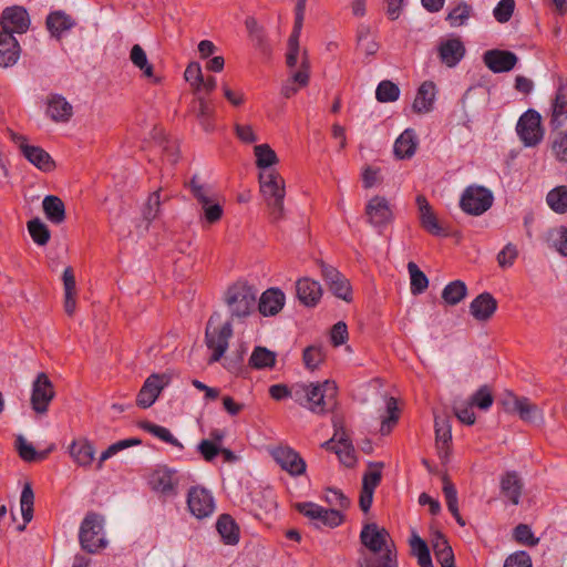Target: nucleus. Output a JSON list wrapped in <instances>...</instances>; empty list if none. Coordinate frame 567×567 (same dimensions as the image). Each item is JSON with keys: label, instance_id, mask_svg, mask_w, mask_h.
Segmentation results:
<instances>
[{"label": "nucleus", "instance_id": "obj_22", "mask_svg": "<svg viewBox=\"0 0 567 567\" xmlns=\"http://www.w3.org/2000/svg\"><path fill=\"white\" fill-rule=\"evenodd\" d=\"M148 483L153 491L165 496H173L176 494L178 478L173 470L163 466L152 472Z\"/></svg>", "mask_w": 567, "mask_h": 567}, {"label": "nucleus", "instance_id": "obj_39", "mask_svg": "<svg viewBox=\"0 0 567 567\" xmlns=\"http://www.w3.org/2000/svg\"><path fill=\"white\" fill-rule=\"evenodd\" d=\"M502 494L508 498L512 504L517 505L519 503L522 494V482L516 473H506L501 481Z\"/></svg>", "mask_w": 567, "mask_h": 567}, {"label": "nucleus", "instance_id": "obj_16", "mask_svg": "<svg viewBox=\"0 0 567 567\" xmlns=\"http://www.w3.org/2000/svg\"><path fill=\"white\" fill-rule=\"evenodd\" d=\"M171 382V375L167 373L151 374L142 385L136 403L142 409H147L155 403L162 390Z\"/></svg>", "mask_w": 567, "mask_h": 567}, {"label": "nucleus", "instance_id": "obj_42", "mask_svg": "<svg viewBox=\"0 0 567 567\" xmlns=\"http://www.w3.org/2000/svg\"><path fill=\"white\" fill-rule=\"evenodd\" d=\"M443 494L445 497L446 506L451 514L454 516L455 520L460 526H465V520L462 518L458 511V499L457 492L454 484L450 481L447 476H443Z\"/></svg>", "mask_w": 567, "mask_h": 567}, {"label": "nucleus", "instance_id": "obj_31", "mask_svg": "<svg viewBox=\"0 0 567 567\" xmlns=\"http://www.w3.org/2000/svg\"><path fill=\"white\" fill-rule=\"evenodd\" d=\"M324 446L333 450L339 456L340 462L347 467H352L355 464L354 450L343 433L336 432L333 437L324 443Z\"/></svg>", "mask_w": 567, "mask_h": 567}, {"label": "nucleus", "instance_id": "obj_53", "mask_svg": "<svg viewBox=\"0 0 567 567\" xmlns=\"http://www.w3.org/2000/svg\"><path fill=\"white\" fill-rule=\"evenodd\" d=\"M550 150L559 163H567V131H560L553 135Z\"/></svg>", "mask_w": 567, "mask_h": 567}, {"label": "nucleus", "instance_id": "obj_58", "mask_svg": "<svg viewBox=\"0 0 567 567\" xmlns=\"http://www.w3.org/2000/svg\"><path fill=\"white\" fill-rule=\"evenodd\" d=\"M33 503H34V494L31 488V485L27 483L22 489L20 497V507L21 514L24 520V525L31 522L33 517Z\"/></svg>", "mask_w": 567, "mask_h": 567}, {"label": "nucleus", "instance_id": "obj_36", "mask_svg": "<svg viewBox=\"0 0 567 567\" xmlns=\"http://www.w3.org/2000/svg\"><path fill=\"white\" fill-rule=\"evenodd\" d=\"M216 528L223 542L226 545H236L239 542L240 530L235 519L228 515L223 514L218 517Z\"/></svg>", "mask_w": 567, "mask_h": 567}, {"label": "nucleus", "instance_id": "obj_54", "mask_svg": "<svg viewBox=\"0 0 567 567\" xmlns=\"http://www.w3.org/2000/svg\"><path fill=\"white\" fill-rule=\"evenodd\" d=\"M408 270L411 280V292L413 295L422 293L429 286L426 276L414 262H409Z\"/></svg>", "mask_w": 567, "mask_h": 567}, {"label": "nucleus", "instance_id": "obj_35", "mask_svg": "<svg viewBox=\"0 0 567 567\" xmlns=\"http://www.w3.org/2000/svg\"><path fill=\"white\" fill-rule=\"evenodd\" d=\"M543 238L549 249L555 250L560 256L567 257L566 226L559 225L547 229Z\"/></svg>", "mask_w": 567, "mask_h": 567}, {"label": "nucleus", "instance_id": "obj_26", "mask_svg": "<svg viewBox=\"0 0 567 567\" xmlns=\"http://www.w3.org/2000/svg\"><path fill=\"white\" fill-rule=\"evenodd\" d=\"M286 303V296L279 288H269L259 298L257 307L265 317L279 313Z\"/></svg>", "mask_w": 567, "mask_h": 567}, {"label": "nucleus", "instance_id": "obj_5", "mask_svg": "<svg viewBox=\"0 0 567 567\" xmlns=\"http://www.w3.org/2000/svg\"><path fill=\"white\" fill-rule=\"evenodd\" d=\"M302 394L298 404L309 409L313 413H324L336 404L338 386L334 381L326 380L317 383H299Z\"/></svg>", "mask_w": 567, "mask_h": 567}, {"label": "nucleus", "instance_id": "obj_9", "mask_svg": "<svg viewBox=\"0 0 567 567\" xmlns=\"http://www.w3.org/2000/svg\"><path fill=\"white\" fill-rule=\"evenodd\" d=\"M233 334L230 322L215 324L210 319L206 328V344L210 351L209 363L217 362L221 359L228 348V341Z\"/></svg>", "mask_w": 567, "mask_h": 567}, {"label": "nucleus", "instance_id": "obj_27", "mask_svg": "<svg viewBox=\"0 0 567 567\" xmlns=\"http://www.w3.org/2000/svg\"><path fill=\"white\" fill-rule=\"evenodd\" d=\"M20 54L21 47L17 38L0 30V68L14 65Z\"/></svg>", "mask_w": 567, "mask_h": 567}, {"label": "nucleus", "instance_id": "obj_46", "mask_svg": "<svg viewBox=\"0 0 567 567\" xmlns=\"http://www.w3.org/2000/svg\"><path fill=\"white\" fill-rule=\"evenodd\" d=\"M310 74L306 71H295L281 87V94L286 99L293 96L301 87L308 85Z\"/></svg>", "mask_w": 567, "mask_h": 567}, {"label": "nucleus", "instance_id": "obj_50", "mask_svg": "<svg viewBox=\"0 0 567 567\" xmlns=\"http://www.w3.org/2000/svg\"><path fill=\"white\" fill-rule=\"evenodd\" d=\"M385 406L386 415L382 416L380 430L382 434H389L396 424L400 416V410L394 398H389L385 402Z\"/></svg>", "mask_w": 567, "mask_h": 567}, {"label": "nucleus", "instance_id": "obj_64", "mask_svg": "<svg viewBox=\"0 0 567 567\" xmlns=\"http://www.w3.org/2000/svg\"><path fill=\"white\" fill-rule=\"evenodd\" d=\"M471 12L472 8L468 4L461 3L451 10L446 19L451 27H461L468 20Z\"/></svg>", "mask_w": 567, "mask_h": 567}, {"label": "nucleus", "instance_id": "obj_34", "mask_svg": "<svg viewBox=\"0 0 567 567\" xmlns=\"http://www.w3.org/2000/svg\"><path fill=\"white\" fill-rule=\"evenodd\" d=\"M194 113L200 127L212 133L215 131V109L204 97H197L194 102Z\"/></svg>", "mask_w": 567, "mask_h": 567}, {"label": "nucleus", "instance_id": "obj_61", "mask_svg": "<svg viewBox=\"0 0 567 567\" xmlns=\"http://www.w3.org/2000/svg\"><path fill=\"white\" fill-rule=\"evenodd\" d=\"M252 502L256 504L257 508L264 513H270L277 506L275 494L268 488L256 493L252 497Z\"/></svg>", "mask_w": 567, "mask_h": 567}, {"label": "nucleus", "instance_id": "obj_63", "mask_svg": "<svg viewBox=\"0 0 567 567\" xmlns=\"http://www.w3.org/2000/svg\"><path fill=\"white\" fill-rule=\"evenodd\" d=\"M518 255L519 250L517 245L508 243L497 254V264L503 269L509 268L515 264Z\"/></svg>", "mask_w": 567, "mask_h": 567}, {"label": "nucleus", "instance_id": "obj_33", "mask_svg": "<svg viewBox=\"0 0 567 567\" xmlns=\"http://www.w3.org/2000/svg\"><path fill=\"white\" fill-rule=\"evenodd\" d=\"M130 61L141 71L142 78L157 84L161 79L155 74L153 64L148 61L145 50L140 44H134L130 51Z\"/></svg>", "mask_w": 567, "mask_h": 567}, {"label": "nucleus", "instance_id": "obj_3", "mask_svg": "<svg viewBox=\"0 0 567 567\" xmlns=\"http://www.w3.org/2000/svg\"><path fill=\"white\" fill-rule=\"evenodd\" d=\"M224 302L231 320H243L255 313L257 290L246 280H236L226 288Z\"/></svg>", "mask_w": 567, "mask_h": 567}, {"label": "nucleus", "instance_id": "obj_38", "mask_svg": "<svg viewBox=\"0 0 567 567\" xmlns=\"http://www.w3.org/2000/svg\"><path fill=\"white\" fill-rule=\"evenodd\" d=\"M255 164L261 172L278 164L279 158L276 152L267 143L255 145L254 147Z\"/></svg>", "mask_w": 567, "mask_h": 567}, {"label": "nucleus", "instance_id": "obj_2", "mask_svg": "<svg viewBox=\"0 0 567 567\" xmlns=\"http://www.w3.org/2000/svg\"><path fill=\"white\" fill-rule=\"evenodd\" d=\"M140 444L141 440L138 439L121 440L111 444L97 458H95L96 451L94 444L86 437H79L70 443L68 452L73 463L79 467L89 470L95 462V468L101 471L107 460L128 447Z\"/></svg>", "mask_w": 567, "mask_h": 567}, {"label": "nucleus", "instance_id": "obj_18", "mask_svg": "<svg viewBox=\"0 0 567 567\" xmlns=\"http://www.w3.org/2000/svg\"><path fill=\"white\" fill-rule=\"evenodd\" d=\"M276 463L291 476H299L306 471V462L298 452L288 445H278L271 450Z\"/></svg>", "mask_w": 567, "mask_h": 567}, {"label": "nucleus", "instance_id": "obj_4", "mask_svg": "<svg viewBox=\"0 0 567 567\" xmlns=\"http://www.w3.org/2000/svg\"><path fill=\"white\" fill-rule=\"evenodd\" d=\"M260 194L265 200L271 221H279L285 217L286 182L276 169L259 173Z\"/></svg>", "mask_w": 567, "mask_h": 567}, {"label": "nucleus", "instance_id": "obj_19", "mask_svg": "<svg viewBox=\"0 0 567 567\" xmlns=\"http://www.w3.org/2000/svg\"><path fill=\"white\" fill-rule=\"evenodd\" d=\"M368 221L373 227H384L394 218L392 204L383 196H373L365 206Z\"/></svg>", "mask_w": 567, "mask_h": 567}, {"label": "nucleus", "instance_id": "obj_15", "mask_svg": "<svg viewBox=\"0 0 567 567\" xmlns=\"http://www.w3.org/2000/svg\"><path fill=\"white\" fill-rule=\"evenodd\" d=\"M517 133L526 146L537 145L544 136L540 115L535 111L523 114L517 123Z\"/></svg>", "mask_w": 567, "mask_h": 567}, {"label": "nucleus", "instance_id": "obj_11", "mask_svg": "<svg viewBox=\"0 0 567 567\" xmlns=\"http://www.w3.org/2000/svg\"><path fill=\"white\" fill-rule=\"evenodd\" d=\"M12 140L21 154L38 169L49 173L54 171L55 162L51 155L42 147L29 143L28 138L22 135H12Z\"/></svg>", "mask_w": 567, "mask_h": 567}, {"label": "nucleus", "instance_id": "obj_52", "mask_svg": "<svg viewBox=\"0 0 567 567\" xmlns=\"http://www.w3.org/2000/svg\"><path fill=\"white\" fill-rule=\"evenodd\" d=\"M302 390L299 389V383H295L291 386L285 384H274L269 388V394L274 400L280 401L287 398L293 399L298 403Z\"/></svg>", "mask_w": 567, "mask_h": 567}, {"label": "nucleus", "instance_id": "obj_28", "mask_svg": "<svg viewBox=\"0 0 567 567\" xmlns=\"http://www.w3.org/2000/svg\"><path fill=\"white\" fill-rule=\"evenodd\" d=\"M296 291L300 302L308 307L316 306L322 297L321 285L309 277L297 280Z\"/></svg>", "mask_w": 567, "mask_h": 567}, {"label": "nucleus", "instance_id": "obj_21", "mask_svg": "<svg viewBox=\"0 0 567 567\" xmlns=\"http://www.w3.org/2000/svg\"><path fill=\"white\" fill-rule=\"evenodd\" d=\"M381 478V464L370 465L362 477V487L360 491L359 505L364 513H367L372 505L373 493L374 489L379 486Z\"/></svg>", "mask_w": 567, "mask_h": 567}, {"label": "nucleus", "instance_id": "obj_40", "mask_svg": "<svg viewBox=\"0 0 567 567\" xmlns=\"http://www.w3.org/2000/svg\"><path fill=\"white\" fill-rule=\"evenodd\" d=\"M358 50L368 56H373L379 50L377 37L369 25H360L358 30Z\"/></svg>", "mask_w": 567, "mask_h": 567}, {"label": "nucleus", "instance_id": "obj_43", "mask_svg": "<svg viewBox=\"0 0 567 567\" xmlns=\"http://www.w3.org/2000/svg\"><path fill=\"white\" fill-rule=\"evenodd\" d=\"M567 120V85H560L551 106V122L561 125Z\"/></svg>", "mask_w": 567, "mask_h": 567}, {"label": "nucleus", "instance_id": "obj_47", "mask_svg": "<svg viewBox=\"0 0 567 567\" xmlns=\"http://www.w3.org/2000/svg\"><path fill=\"white\" fill-rule=\"evenodd\" d=\"M467 295L466 285L461 280H455L445 286L442 291V299L449 306L460 303Z\"/></svg>", "mask_w": 567, "mask_h": 567}, {"label": "nucleus", "instance_id": "obj_13", "mask_svg": "<svg viewBox=\"0 0 567 567\" xmlns=\"http://www.w3.org/2000/svg\"><path fill=\"white\" fill-rule=\"evenodd\" d=\"M187 508L197 519L209 517L216 508L213 494L202 486L190 487L187 493Z\"/></svg>", "mask_w": 567, "mask_h": 567}, {"label": "nucleus", "instance_id": "obj_45", "mask_svg": "<svg viewBox=\"0 0 567 567\" xmlns=\"http://www.w3.org/2000/svg\"><path fill=\"white\" fill-rule=\"evenodd\" d=\"M74 21L63 12H53L47 19V27L53 37L59 38L63 32L70 30Z\"/></svg>", "mask_w": 567, "mask_h": 567}, {"label": "nucleus", "instance_id": "obj_10", "mask_svg": "<svg viewBox=\"0 0 567 567\" xmlns=\"http://www.w3.org/2000/svg\"><path fill=\"white\" fill-rule=\"evenodd\" d=\"M494 196L489 189L471 185L464 190L460 205L466 214L480 216L491 208Z\"/></svg>", "mask_w": 567, "mask_h": 567}, {"label": "nucleus", "instance_id": "obj_25", "mask_svg": "<svg viewBox=\"0 0 567 567\" xmlns=\"http://www.w3.org/2000/svg\"><path fill=\"white\" fill-rule=\"evenodd\" d=\"M437 51L442 63L453 68L464 58L466 50L460 38H450L441 41Z\"/></svg>", "mask_w": 567, "mask_h": 567}, {"label": "nucleus", "instance_id": "obj_17", "mask_svg": "<svg viewBox=\"0 0 567 567\" xmlns=\"http://www.w3.org/2000/svg\"><path fill=\"white\" fill-rule=\"evenodd\" d=\"M417 217L421 227L433 236H446L445 224L439 218L437 214L430 205L425 196L416 197Z\"/></svg>", "mask_w": 567, "mask_h": 567}, {"label": "nucleus", "instance_id": "obj_60", "mask_svg": "<svg viewBox=\"0 0 567 567\" xmlns=\"http://www.w3.org/2000/svg\"><path fill=\"white\" fill-rule=\"evenodd\" d=\"M400 96V89L391 81H382L375 91V97L381 103L394 102Z\"/></svg>", "mask_w": 567, "mask_h": 567}, {"label": "nucleus", "instance_id": "obj_7", "mask_svg": "<svg viewBox=\"0 0 567 567\" xmlns=\"http://www.w3.org/2000/svg\"><path fill=\"white\" fill-rule=\"evenodd\" d=\"M192 194L202 210V218L208 225L219 221L224 214V202L220 196L208 186L192 183Z\"/></svg>", "mask_w": 567, "mask_h": 567}, {"label": "nucleus", "instance_id": "obj_51", "mask_svg": "<svg viewBox=\"0 0 567 567\" xmlns=\"http://www.w3.org/2000/svg\"><path fill=\"white\" fill-rule=\"evenodd\" d=\"M468 401L474 408L487 411L493 405L494 396L488 385H482L468 398Z\"/></svg>", "mask_w": 567, "mask_h": 567}, {"label": "nucleus", "instance_id": "obj_24", "mask_svg": "<svg viewBox=\"0 0 567 567\" xmlns=\"http://www.w3.org/2000/svg\"><path fill=\"white\" fill-rule=\"evenodd\" d=\"M517 60L513 52L497 49L488 50L483 55L486 66L495 73L511 71L516 65Z\"/></svg>", "mask_w": 567, "mask_h": 567}, {"label": "nucleus", "instance_id": "obj_37", "mask_svg": "<svg viewBox=\"0 0 567 567\" xmlns=\"http://www.w3.org/2000/svg\"><path fill=\"white\" fill-rule=\"evenodd\" d=\"M417 147L416 134L413 130H405L394 143V155L400 158H410Z\"/></svg>", "mask_w": 567, "mask_h": 567}, {"label": "nucleus", "instance_id": "obj_55", "mask_svg": "<svg viewBox=\"0 0 567 567\" xmlns=\"http://www.w3.org/2000/svg\"><path fill=\"white\" fill-rule=\"evenodd\" d=\"M28 230L33 241L40 246H44L50 240V230L39 218L28 221Z\"/></svg>", "mask_w": 567, "mask_h": 567}, {"label": "nucleus", "instance_id": "obj_1", "mask_svg": "<svg viewBox=\"0 0 567 567\" xmlns=\"http://www.w3.org/2000/svg\"><path fill=\"white\" fill-rule=\"evenodd\" d=\"M360 540L365 548L359 560L361 567H396L394 544L385 528L374 523L365 524Z\"/></svg>", "mask_w": 567, "mask_h": 567}, {"label": "nucleus", "instance_id": "obj_57", "mask_svg": "<svg viewBox=\"0 0 567 567\" xmlns=\"http://www.w3.org/2000/svg\"><path fill=\"white\" fill-rule=\"evenodd\" d=\"M474 405L468 400L455 402L453 406L454 415L457 420L466 425H473L476 422Z\"/></svg>", "mask_w": 567, "mask_h": 567}, {"label": "nucleus", "instance_id": "obj_44", "mask_svg": "<svg viewBox=\"0 0 567 567\" xmlns=\"http://www.w3.org/2000/svg\"><path fill=\"white\" fill-rule=\"evenodd\" d=\"M546 203L549 208L556 214L567 213V186H556L548 192L546 196Z\"/></svg>", "mask_w": 567, "mask_h": 567}, {"label": "nucleus", "instance_id": "obj_30", "mask_svg": "<svg viewBox=\"0 0 567 567\" xmlns=\"http://www.w3.org/2000/svg\"><path fill=\"white\" fill-rule=\"evenodd\" d=\"M436 85L432 81L423 82L417 89L415 99L412 104L414 112L419 114H425L433 110L434 102L436 99Z\"/></svg>", "mask_w": 567, "mask_h": 567}, {"label": "nucleus", "instance_id": "obj_49", "mask_svg": "<svg viewBox=\"0 0 567 567\" xmlns=\"http://www.w3.org/2000/svg\"><path fill=\"white\" fill-rule=\"evenodd\" d=\"M249 363L255 369L272 368L276 363V353L265 347H257L250 355Z\"/></svg>", "mask_w": 567, "mask_h": 567}, {"label": "nucleus", "instance_id": "obj_56", "mask_svg": "<svg viewBox=\"0 0 567 567\" xmlns=\"http://www.w3.org/2000/svg\"><path fill=\"white\" fill-rule=\"evenodd\" d=\"M142 429L147 431L148 433L153 434L154 436L158 437L165 443L172 444L174 446H177L179 449L183 447V445L179 443L177 439L174 437V435L171 433V431L164 426L151 423V422H144L141 424Z\"/></svg>", "mask_w": 567, "mask_h": 567}, {"label": "nucleus", "instance_id": "obj_23", "mask_svg": "<svg viewBox=\"0 0 567 567\" xmlns=\"http://www.w3.org/2000/svg\"><path fill=\"white\" fill-rule=\"evenodd\" d=\"M45 104V114L54 123H68L73 117V106L63 95L50 94Z\"/></svg>", "mask_w": 567, "mask_h": 567}, {"label": "nucleus", "instance_id": "obj_12", "mask_svg": "<svg viewBox=\"0 0 567 567\" xmlns=\"http://www.w3.org/2000/svg\"><path fill=\"white\" fill-rule=\"evenodd\" d=\"M30 25V14L22 6L7 7L0 14V30L13 37L27 33Z\"/></svg>", "mask_w": 567, "mask_h": 567}, {"label": "nucleus", "instance_id": "obj_62", "mask_svg": "<svg viewBox=\"0 0 567 567\" xmlns=\"http://www.w3.org/2000/svg\"><path fill=\"white\" fill-rule=\"evenodd\" d=\"M343 522V515L339 509L321 508L320 516L316 519L315 525L318 527H337Z\"/></svg>", "mask_w": 567, "mask_h": 567}, {"label": "nucleus", "instance_id": "obj_20", "mask_svg": "<svg viewBox=\"0 0 567 567\" xmlns=\"http://www.w3.org/2000/svg\"><path fill=\"white\" fill-rule=\"evenodd\" d=\"M320 269L321 275L332 293L344 301H351L352 289L349 280L332 266L321 262Z\"/></svg>", "mask_w": 567, "mask_h": 567}, {"label": "nucleus", "instance_id": "obj_6", "mask_svg": "<svg viewBox=\"0 0 567 567\" xmlns=\"http://www.w3.org/2000/svg\"><path fill=\"white\" fill-rule=\"evenodd\" d=\"M303 18L305 2L299 1L296 8L293 30L288 40L286 63L290 69H298L297 71H306L310 74L308 52L305 48H301L299 43Z\"/></svg>", "mask_w": 567, "mask_h": 567}, {"label": "nucleus", "instance_id": "obj_29", "mask_svg": "<svg viewBox=\"0 0 567 567\" xmlns=\"http://www.w3.org/2000/svg\"><path fill=\"white\" fill-rule=\"evenodd\" d=\"M63 282V308L69 317H72L76 311L78 303V288L75 275L72 267H66L62 275Z\"/></svg>", "mask_w": 567, "mask_h": 567}, {"label": "nucleus", "instance_id": "obj_32", "mask_svg": "<svg viewBox=\"0 0 567 567\" xmlns=\"http://www.w3.org/2000/svg\"><path fill=\"white\" fill-rule=\"evenodd\" d=\"M497 309V301L489 293L478 295L470 305V312L477 321L489 320Z\"/></svg>", "mask_w": 567, "mask_h": 567}, {"label": "nucleus", "instance_id": "obj_48", "mask_svg": "<svg viewBox=\"0 0 567 567\" xmlns=\"http://www.w3.org/2000/svg\"><path fill=\"white\" fill-rule=\"evenodd\" d=\"M516 415L524 422L533 423L537 421L544 420L543 410L539 409L535 403H533L528 398H523Z\"/></svg>", "mask_w": 567, "mask_h": 567}, {"label": "nucleus", "instance_id": "obj_59", "mask_svg": "<svg viewBox=\"0 0 567 567\" xmlns=\"http://www.w3.org/2000/svg\"><path fill=\"white\" fill-rule=\"evenodd\" d=\"M16 446L20 457L25 462L41 461L45 458L44 453H38L34 446L28 442L23 436H18Z\"/></svg>", "mask_w": 567, "mask_h": 567}, {"label": "nucleus", "instance_id": "obj_8", "mask_svg": "<svg viewBox=\"0 0 567 567\" xmlns=\"http://www.w3.org/2000/svg\"><path fill=\"white\" fill-rule=\"evenodd\" d=\"M80 543L89 553H96L106 546L103 535V519L100 515L89 513L80 527Z\"/></svg>", "mask_w": 567, "mask_h": 567}, {"label": "nucleus", "instance_id": "obj_41", "mask_svg": "<svg viewBox=\"0 0 567 567\" xmlns=\"http://www.w3.org/2000/svg\"><path fill=\"white\" fill-rule=\"evenodd\" d=\"M42 207L47 218L51 223L61 224L65 219V207L59 197L53 195L44 197Z\"/></svg>", "mask_w": 567, "mask_h": 567}, {"label": "nucleus", "instance_id": "obj_14", "mask_svg": "<svg viewBox=\"0 0 567 567\" xmlns=\"http://www.w3.org/2000/svg\"><path fill=\"white\" fill-rule=\"evenodd\" d=\"M55 396L53 383L44 372L39 373L33 383L31 392L32 409L39 413H47L51 401Z\"/></svg>", "mask_w": 567, "mask_h": 567}]
</instances>
